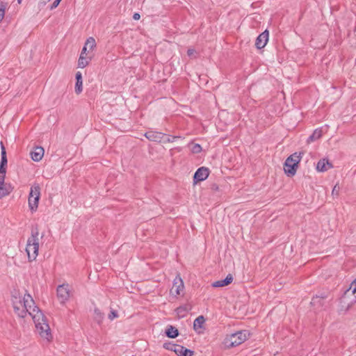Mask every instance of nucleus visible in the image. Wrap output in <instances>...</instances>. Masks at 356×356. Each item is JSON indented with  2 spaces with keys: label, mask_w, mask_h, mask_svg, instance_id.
Returning <instances> with one entry per match:
<instances>
[{
  "label": "nucleus",
  "mask_w": 356,
  "mask_h": 356,
  "mask_svg": "<svg viewBox=\"0 0 356 356\" xmlns=\"http://www.w3.org/2000/svg\"><path fill=\"white\" fill-rule=\"evenodd\" d=\"M24 308L26 309V315H29L33 319L36 332L39 336L49 342L52 340V334L50 327L47 323V319L39 309L35 305V301L29 293L24 294Z\"/></svg>",
  "instance_id": "obj_1"
},
{
  "label": "nucleus",
  "mask_w": 356,
  "mask_h": 356,
  "mask_svg": "<svg viewBox=\"0 0 356 356\" xmlns=\"http://www.w3.org/2000/svg\"><path fill=\"white\" fill-rule=\"evenodd\" d=\"M39 233L38 229H32L31 236L28 238L26 246V252L29 260L34 261L38 255L39 250Z\"/></svg>",
  "instance_id": "obj_2"
},
{
  "label": "nucleus",
  "mask_w": 356,
  "mask_h": 356,
  "mask_svg": "<svg viewBox=\"0 0 356 356\" xmlns=\"http://www.w3.org/2000/svg\"><path fill=\"white\" fill-rule=\"evenodd\" d=\"M249 337L246 330H241L234 334L227 335L223 341V345L226 348L238 346L245 341Z\"/></svg>",
  "instance_id": "obj_3"
},
{
  "label": "nucleus",
  "mask_w": 356,
  "mask_h": 356,
  "mask_svg": "<svg viewBox=\"0 0 356 356\" xmlns=\"http://www.w3.org/2000/svg\"><path fill=\"white\" fill-rule=\"evenodd\" d=\"M356 303V289L353 291L346 289L339 300L340 311L347 312L354 304Z\"/></svg>",
  "instance_id": "obj_4"
},
{
  "label": "nucleus",
  "mask_w": 356,
  "mask_h": 356,
  "mask_svg": "<svg viewBox=\"0 0 356 356\" xmlns=\"http://www.w3.org/2000/svg\"><path fill=\"white\" fill-rule=\"evenodd\" d=\"M303 153H294L289 156L284 163V172L288 176H293L298 169V165L301 159V154Z\"/></svg>",
  "instance_id": "obj_5"
},
{
  "label": "nucleus",
  "mask_w": 356,
  "mask_h": 356,
  "mask_svg": "<svg viewBox=\"0 0 356 356\" xmlns=\"http://www.w3.org/2000/svg\"><path fill=\"white\" fill-rule=\"evenodd\" d=\"M40 197V188L38 184H35L31 188L29 196V207L31 212L37 210L38 202Z\"/></svg>",
  "instance_id": "obj_6"
},
{
  "label": "nucleus",
  "mask_w": 356,
  "mask_h": 356,
  "mask_svg": "<svg viewBox=\"0 0 356 356\" xmlns=\"http://www.w3.org/2000/svg\"><path fill=\"white\" fill-rule=\"evenodd\" d=\"M11 302L15 313L19 317H22V298L19 290L14 289L11 291Z\"/></svg>",
  "instance_id": "obj_7"
},
{
  "label": "nucleus",
  "mask_w": 356,
  "mask_h": 356,
  "mask_svg": "<svg viewBox=\"0 0 356 356\" xmlns=\"http://www.w3.org/2000/svg\"><path fill=\"white\" fill-rule=\"evenodd\" d=\"M57 298L61 304L68 300L70 296V286L68 284H60L56 289Z\"/></svg>",
  "instance_id": "obj_8"
},
{
  "label": "nucleus",
  "mask_w": 356,
  "mask_h": 356,
  "mask_svg": "<svg viewBox=\"0 0 356 356\" xmlns=\"http://www.w3.org/2000/svg\"><path fill=\"white\" fill-rule=\"evenodd\" d=\"M1 161H0V179L5 180L6 174V166L8 163L6 151L3 143H1Z\"/></svg>",
  "instance_id": "obj_9"
},
{
  "label": "nucleus",
  "mask_w": 356,
  "mask_h": 356,
  "mask_svg": "<svg viewBox=\"0 0 356 356\" xmlns=\"http://www.w3.org/2000/svg\"><path fill=\"white\" fill-rule=\"evenodd\" d=\"M209 175V170L206 167H201L197 170L193 176L194 183L205 180Z\"/></svg>",
  "instance_id": "obj_10"
},
{
  "label": "nucleus",
  "mask_w": 356,
  "mask_h": 356,
  "mask_svg": "<svg viewBox=\"0 0 356 356\" xmlns=\"http://www.w3.org/2000/svg\"><path fill=\"white\" fill-rule=\"evenodd\" d=\"M184 288V282L179 275H177L173 281V285L170 290L171 293L175 295H179L183 291Z\"/></svg>",
  "instance_id": "obj_11"
},
{
  "label": "nucleus",
  "mask_w": 356,
  "mask_h": 356,
  "mask_svg": "<svg viewBox=\"0 0 356 356\" xmlns=\"http://www.w3.org/2000/svg\"><path fill=\"white\" fill-rule=\"evenodd\" d=\"M145 136L150 141L162 143L165 138V134L155 131H148L145 134Z\"/></svg>",
  "instance_id": "obj_12"
},
{
  "label": "nucleus",
  "mask_w": 356,
  "mask_h": 356,
  "mask_svg": "<svg viewBox=\"0 0 356 356\" xmlns=\"http://www.w3.org/2000/svg\"><path fill=\"white\" fill-rule=\"evenodd\" d=\"M269 33L267 30L261 33L256 39L255 46L257 49H261L264 48L268 41Z\"/></svg>",
  "instance_id": "obj_13"
},
{
  "label": "nucleus",
  "mask_w": 356,
  "mask_h": 356,
  "mask_svg": "<svg viewBox=\"0 0 356 356\" xmlns=\"http://www.w3.org/2000/svg\"><path fill=\"white\" fill-rule=\"evenodd\" d=\"M44 149L42 147H35L30 153L31 158L34 161H40L44 156Z\"/></svg>",
  "instance_id": "obj_14"
},
{
  "label": "nucleus",
  "mask_w": 356,
  "mask_h": 356,
  "mask_svg": "<svg viewBox=\"0 0 356 356\" xmlns=\"http://www.w3.org/2000/svg\"><path fill=\"white\" fill-rule=\"evenodd\" d=\"M332 167V164L325 159L319 160L316 165V169L319 172L327 171L328 169H330Z\"/></svg>",
  "instance_id": "obj_15"
},
{
  "label": "nucleus",
  "mask_w": 356,
  "mask_h": 356,
  "mask_svg": "<svg viewBox=\"0 0 356 356\" xmlns=\"http://www.w3.org/2000/svg\"><path fill=\"white\" fill-rule=\"evenodd\" d=\"M233 281V277L231 274L227 275V277L224 280H218L212 283L211 286L213 287H222L225 286H227L231 284Z\"/></svg>",
  "instance_id": "obj_16"
},
{
  "label": "nucleus",
  "mask_w": 356,
  "mask_h": 356,
  "mask_svg": "<svg viewBox=\"0 0 356 356\" xmlns=\"http://www.w3.org/2000/svg\"><path fill=\"white\" fill-rule=\"evenodd\" d=\"M175 353L177 356H193L194 354V351L181 345L177 347V349L175 350Z\"/></svg>",
  "instance_id": "obj_17"
},
{
  "label": "nucleus",
  "mask_w": 356,
  "mask_h": 356,
  "mask_svg": "<svg viewBox=\"0 0 356 356\" xmlns=\"http://www.w3.org/2000/svg\"><path fill=\"white\" fill-rule=\"evenodd\" d=\"M82 74L80 72L76 73V85L75 92L76 94H80L82 92L83 88Z\"/></svg>",
  "instance_id": "obj_18"
},
{
  "label": "nucleus",
  "mask_w": 356,
  "mask_h": 356,
  "mask_svg": "<svg viewBox=\"0 0 356 356\" xmlns=\"http://www.w3.org/2000/svg\"><path fill=\"white\" fill-rule=\"evenodd\" d=\"M165 334L168 337L174 339L179 335V331L175 327L168 325L165 330Z\"/></svg>",
  "instance_id": "obj_19"
},
{
  "label": "nucleus",
  "mask_w": 356,
  "mask_h": 356,
  "mask_svg": "<svg viewBox=\"0 0 356 356\" xmlns=\"http://www.w3.org/2000/svg\"><path fill=\"white\" fill-rule=\"evenodd\" d=\"M191 309V307L190 305H186L177 307L175 311L179 318H183L187 314Z\"/></svg>",
  "instance_id": "obj_20"
},
{
  "label": "nucleus",
  "mask_w": 356,
  "mask_h": 356,
  "mask_svg": "<svg viewBox=\"0 0 356 356\" xmlns=\"http://www.w3.org/2000/svg\"><path fill=\"white\" fill-rule=\"evenodd\" d=\"M10 186H6L4 183V180L0 179V199L10 193Z\"/></svg>",
  "instance_id": "obj_21"
},
{
  "label": "nucleus",
  "mask_w": 356,
  "mask_h": 356,
  "mask_svg": "<svg viewBox=\"0 0 356 356\" xmlns=\"http://www.w3.org/2000/svg\"><path fill=\"white\" fill-rule=\"evenodd\" d=\"M322 129H316L314 131L312 134L307 138V143H312L318 139H319L322 136Z\"/></svg>",
  "instance_id": "obj_22"
},
{
  "label": "nucleus",
  "mask_w": 356,
  "mask_h": 356,
  "mask_svg": "<svg viewBox=\"0 0 356 356\" xmlns=\"http://www.w3.org/2000/svg\"><path fill=\"white\" fill-rule=\"evenodd\" d=\"M205 322V319L203 316H199L197 317L193 322V329L197 330L201 328Z\"/></svg>",
  "instance_id": "obj_23"
},
{
  "label": "nucleus",
  "mask_w": 356,
  "mask_h": 356,
  "mask_svg": "<svg viewBox=\"0 0 356 356\" xmlns=\"http://www.w3.org/2000/svg\"><path fill=\"white\" fill-rule=\"evenodd\" d=\"M326 298V296L325 295H321V296H316L315 297H314L312 300V302H311V304L313 305H319V306H322L323 305V300Z\"/></svg>",
  "instance_id": "obj_24"
},
{
  "label": "nucleus",
  "mask_w": 356,
  "mask_h": 356,
  "mask_svg": "<svg viewBox=\"0 0 356 356\" xmlns=\"http://www.w3.org/2000/svg\"><path fill=\"white\" fill-rule=\"evenodd\" d=\"M85 46L88 48L89 50H92L96 47L95 40L92 37H90L85 42Z\"/></svg>",
  "instance_id": "obj_25"
},
{
  "label": "nucleus",
  "mask_w": 356,
  "mask_h": 356,
  "mask_svg": "<svg viewBox=\"0 0 356 356\" xmlns=\"http://www.w3.org/2000/svg\"><path fill=\"white\" fill-rule=\"evenodd\" d=\"M89 63V61L86 57H83V55H80L78 60V66L81 68H84Z\"/></svg>",
  "instance_id": "obj_26"
},
{
  "label": "nucleus",
  "mask_w": 356,
  "mask_h": 356,
  "mask_svg": "<svg viewBox=\"0 0 356 356\" xmlns=\"http://www.w3.org/2000/svg\"><path fill=\"white\" fill-rule=\"evenodd\" d=\"M181 136H170L165 134V138L163 139L162 143H173L175 142L177 138H180Z\"/></svg>",
  "instance_id": "obj_27"
},
{
  "label": "nucleus",
  "mask_w": 356,
  "mask_h": 356,
  "mask_svg": "<svg viewBox=\"0 0 356 356\" xmlns=\"http://www.w3.org/2000/svg\"><path fill=\"white\" fill-rule=\"evenodd\" d=\"M179 345L178 344H175V343H165L163 344V347L167 349V350H172L173 352H175V350L177 349V347Z\"/></svg>",
  "instance_id": "obj_28"
},
{
  "label": "nucleus",
  "mask_w": 356,
  "mask_h": 356,
  "mask_svg": "<svg viewBox=\"0 0 356 356\" xmlns=\"http://www.w3.org/2000/svg\"><path fill=\"white\" fill-rule=\"evenodd\" d=\"M202 151V147L199 144H193L191 147V152L194 154H198Z\"/></svg>",
  "instance_id": "obj_29"
},
{
  "label": "nucleus",
  "mask_w": 356,
  "mask_h": 356,
  "mask_svg": "<svg viewBox=\"0 0 356 356\" xmlns=\"http://www.w3.org/2000/svg\"><path fill=\"white\" fill-rule=\"evenodd\" d=\"M6 7V5L3 3H0V22H1L4 17Z\"/></svg>",
  "instance_id": "obj_30"
},
{
  "label": "nucleus",
  "mask_w": 356,
  "mask_h": 356,
  "mask_svg": "<svg viewBox=\"0 0 356 356\" xmlns=\"http://www.w3.org/2000/svg\"><path fill=\"white\" fill-rule=\"evenodd\" d=\"M339 190H340V187L338 184H336L333 189H332V195L333 196L336 195V196H338L339 195Z\"/></svg>",
  "instance_id": "obj_31"
},
{
  "label": "nucleus",
  "mask_w": 356,
  "mask_h": 356,
  "mask_svg": "<svg viewBox=\"0 0 356 356\" xmlns=\"http://www.w3.org/2000/svg\"><path fill=\"white\" fill-rule=\"evenodd\" d=\"M118 316V312L115 310H111L108 315V318L112 321L115 318H117Z\"/></svg>",
  "instance_id": "obj_32"
},
{
  "label": "nucleus",
  "mask_w": 356,
  "mask_h": 356,
  "mask_svg": "<svg viewBox=\"0 0 356 356\" xmlns=\"http://www.w3.org/2000/svg\"><path fill=\"white\" fill-rule=\"evenodd\" d=\"M60 1H61V0H54L53 3L51 5V7H50L51 10L56 8L59 5Z\"/></svg>",
  "instance_id": "obj_33"
},
{
  "label": "nucleus",
  "mask_w": 356,
  "mask_h": 356,
  "mask_svg": "<svg viewBox=\"0 0 356 356\" xmlns=\"http://www.w3.org/2000/svg\"><path fill=\"white\" fill-rule=\"evenodd\" d=\"M355 288L356 289V279L350 284L348 289L353 291V289H354Z\"/></svg>",
  "instance_id": "obj_34"
},
{
  "label": "nucleus",
  "mask_w": 356,
  "mask_h": 356,
  "mask_svg": "<svg viewBox=\"0 0 356 356\" xmlns=\"http://www.w3.org/2000/svg\"><path fill=\"white\" fill-rule=\"evenodd\" d=\"M95 313L96 314V315L97 316H99V318H102V314L101 313V312L98 309H95Z\"/></svg>",
  "instance_id": "obj_35"
},
{
  "label": "nucleus",
  "mask_w": 356,
  "mask_h": 356,
  "mask_svg": "<svg viewBox=\"0 0 356 356\" xmlns=\"http://www.w3.org/2000/svg\"><path fill=\"white\" fill-rule=\"evenodd\" d=\"M140 15L138 13H134L133 15V18L135 20H138L140 19Z\"/></svg>",
  "instance_id": "obj_36"
},
{
  "label": "nucleus",
  "mask_w": 356,
  "mask_h": 356,
  "mask_svg": "<svg viewBox=\"0 0 356 356\" xmlns=\"http://www.w3.org/2000/svg\"><path fill=\"white\" fill-rule=\"evenodd\" d=\"M194 52H195V50H194V49H188V51H187V54H188L189 56H192V55L194 54Z\"/></svg>",
  "instance_id": "obj_37"
},
{
  "label": "nucleus",
  "mask_w": 356,
  "mask_h": 356,
  "mask_svg": "<svg viewBox=\"0 0 356 356\" xmlns=\"http://www.w3.org/2000/svg\"><path fill=\"white\" fill-rule=\"evenodd\" d=\"M88 48L84 45L80 55H84L86 53Z\"/></svg>",
  "instance_id": "obj_38"
},
{
  "label": "nucleus",
  "mask_w": 356,
  "mask_h": 356,
  "mask_svg": "<svg viewBox=\"0 0 356 356\" xmlns=\"http://www.w3.org/2000/svg\"><path fill=\"white\" fill-rule=\"evenodd\" d=\"M21 1H22V0H17V3H18L19 4H20V3H21Z\"/></svg>",
  "instance_id": "obj_39"
}]
</instances>
